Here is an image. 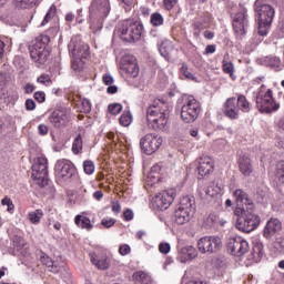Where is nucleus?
Segmentation results:
<instances>
[{
    "mask_svg": "<svg viewBox=\"0 0 284 284\" xmlns=\"http://www.w3.org/2000/svg\"><path fill=\"white\" fill-rule=\"evenodd\" d=\"M132 124V113L130 111H124L120 116V125L128 128Z\"/></svg>",
    "mask_w": 284,
    "mask_h": 284,
    "instance_id": "41",
    "label": "nucleus"
},
{
    "mask_svg": "<svg viewBox=\"0 0 284 284\" xmlns=\"http://www.w3.org/2000/svg\"><path fill=\"white\" fill-rule=\"evenodd\" d=\"M55 14H57V7L54 4H52L49 8L43 21L41 22V26H45L47 23H50V21H52V19H54Z\"/></svg>",
    "mask_w": 284,
    "mask_h": 284,
    "instance_id": "43",
    "label": "nucleus"
},
{
    "mask_svg": "<svg viewBox=\"0 0 284 284\" xmlns=\"http://www.w3.org/2000/svg\"><path fill=\"white\" fill-rule=\"evenodd\" d=\"M132 252V247H130L128 244H121L119 247V254L120 256H128Z\"/></svg>",
    "mask_w": 284,
    "mask_h": 284,
    "instance_id": "56",
    "label": "nucleus"
},
{
    "mask_svg": "<svg viewBox=\"0 0 284 284\" xmlns=\"http://www.w3.org/2000/svg\"><path fill=\"white\" fill-rule=\"evenodd\" d=\"M68 48L71 57H90V47L81 41V36H73Z\"/></svg>",
    "mask_w": 284,
    "mask_h": 284,
    "instance_id": "16",
    "label": "nucleus"
},
{
    "mask_svg": "<svg viewBox=\"0 0 284 284\" xmlns=\"http://www.w3.org/2000/svg\"><path fill=\"white\" fill-rule=\"evenodd\" d=\"M283 37H284V19H282L278 24V38L283 39Z\"/></svg>",
    "mask_w": 284,
    "mask_h": 284,
    "instance_id": "63",
    "label": "nucleus"
},
{
    "mask_svg": "<svg viewBox=\"0 0 284 284\" xmlns=\"http://www.w3.org/2000/svg\"><path fill=\"white\" fill-rule=\"evenodd\" d=\"M94 170H95L94 162H92L91 160H85L83 162V171L87 174H94Z\"/></svg>",
    "mask_w": 284,
    "mask_h": 284,
    "instance_id": "51",
    "label": "nucleus"
},
{
    "mask_svg": "<svg viewBox=\"0 0 284 284\" xmlns=\"http://www.w3.org/2000/svg\"><path fill=\"white\" fill-rule=\"evenodd\" d=\"M26 108H27V110L32 111L37 108V103L34 102V100L28 99L26 101Z\"/></svg>",
    "mask_w": 284,
    "mask_h": 284,
    "instance_id": "62",
    "label": "nucleus"
},
{
    "mask_svg": "<svg viewBox=\"0 0 284 284\" xmlns=\"http://www.w3.org/2000/svg\"><path fill=\"white\" fill-rule=\"evenodd\" d=\"M50 123H52L54 128H61V125H65L68 123V114L62 111H55L50 116Z\"/></svg>",
    "mask_w": 284,
    "mask_h": 284,
    "instance_id": "27",
    "label": "nucleus"
},
{
    "mask_svg": "<svg viewBox=\"0 0 284 284\" xmlns=\"http://www.w3.org/2000/svg\"><path fill=\"white\" fill-rule=\"evenodd\" d=\"M90 261L92 265H95L98 270H108L110 267V257L102 255H95L94 253H90Z\"/></svg>",
    "mask_w": 284,
    "mask_h": 284,
    "instance_id": "25",
    "label": "nucleus"
},
{
    "mask_svg": "<svg viewBox=\"0 0 284 284\" xmlns=\"http://www.w3.org/2000/svg\"><path fill=\"white\" fill-rule=\"evenodd\" d=\"M28 219L32 225H39L41 223V219H43V210L38 209L29 212Z\"/></svg>",
    "mask_w": 284,
    "mask_h": 284,
    "instance_id": "35",
    "label": "nucleus"
},
{
    "mask_svg": "<svg viewBox=\"0 0 284 284\" xmlns=\"http://www.w3.org/2000/svg\"><path fill=\"white\" fill-rule=\"evenodd\" d=\"M239 168L244 176H250L254 172V166L252 165V160L246 154H243L239 159Z\"/></svg>",
    "mask_w": 284,
    "mask_h": 284,
    "instance_id": "23",
    "label": "nucleus"
},
{
    "mask_svg": "<svg viewBox=\"0 0 284 284\" xmlns=\"http://www.w3.org/2000/svg\"><path fill=\"white\" fill-rule=\"evenodd\" d=\"M161 176H163V164H154L146 175L145 182L152 186L161 181Z\"/></svg>",
    "mask_w": 284,
    "mask_h": 284,
    "instance_id": "21",
    "label": "nucleus"
},
{
    "mask_svg": "<svg viewBox=\"0 0 284 284\" xmlns=\"http://www.w3.org/2000/svg\"><path fill=\"white\" fill-rule=\"evenodd\" d=\"M176 199V189L165 190L153 197V205L158 210H168Z\"/></svg>",
    "mask_w": 284,
    "mask_h": 284,
    "instance_id": "15",
    "label": "nucleus"
},
{
    "mask_svg": "<svg viewBox=\"0 0 284 284\" xmlns=\"http://www.w3.org/2000/svg\"><path fill=\"white\" fill-rule=\"evenodd\" d=\"M37 83L44 85V88H50L52 85V78L49 74L42 73L37 78Z\"/></svg>",
    "mask_w": 284,
    "mask_h": 284,
    "instance_id": "44",
    "label": "nucleus"
},
{
    "mask_svg": "<svg viewBox=\"0 0 284 284\" xmlns=\"http://www.w3.org/2000/svg\"><path fill=\"white\" fill-rule=\"evenodd\" d=\"M235 100L237 103V108L241 112H250L252 110L250 101H247V98H245V95L239 94L237 99Z\"/></svg>",
    "mask_w": 284,
    "mask_h": 284,
    "instance_id": "33",
    "label": "nucleus"
},
{
    "mask_svg": "<svg viewBox=\"0 0 284 284\" xmlns=\"http://www.w3.org/2000/svg\"><path fill=\"white\" fill-rule=\"evenodd\" d=\"M180 79H186L187 81H199L196 75L190 71L186 63H182L180 69Z\"/></svg>",
    "mask_w": 284,
    "mask_h": 284,
    "instance_id": "34",
    "label": "nucleus"
},
{
    "mask_svg": "<svg viewBox=\"0 0 284 284\" xmlns=\"http://www.w3.org/2000/svg\"><path fill=\"white\" fill-rule=\"evenodd\" d=\"M13 245H14L16 250H23V247H26V240H23L19 235H16L13 237Z\"/></svg>",
    "mask_w": 284,
    "mask_h": 284,
    "instance_id": "53",
    "label": "nucleus"
},
{
    "mask_svg": "<svg viewBox=\"0 0 284 284\" xmlns=\"http://www.w3.org/2000/svg\"><path fill=\"white\" fill-rule=\"evenodd\" d=\"M123 110V105L121 103H113L109 105V112L110 114H113L116 116V114H121V111Z\"/></svg>",
    "mask_w": 284,
    "mask_h": 284,
    "instance_id": "52",
    "label": "nucleus"
},
{
    "mask_svg": "<svg viewBox=\"0 0 284 284\" xmlns=\"http://www.w3.org/2000/svg\"><path fill=\"white\" fill-rule=\"evenodd\" d=\"M55 176L59 181H70L77 174V168L70 160H58L54 168Z\"/></svg>",
    "mask_w": 284,
    "mask_h": 284,
    "instance_id": "11",
    "label": "nucleus"
},
{
    "mask_svg": "<svg viewBox=\"0 0 284 284\" xmlns=\"http://www.w3.org/2000/svg\"><path fill=\"white\" fill-rule=\"evenodd\" d=\"M233 196L237 205L234 211L235 216H237L235 227L240 232H254L258 225H261V217L254 214V201L250 199V195L242 189L233 191Z\"/></svg>",
    "mask_w": 284,
    "mask_h": 284,
    "instance_id": "1",
    "label": "nucleus"
},
{
    "mask_svg": "<svg viewBox=\"0 0 284 284\" xmlns=\"http://www.w3.org/2000/svg\"><path fill=\"white\" fill-rule=\"evenodd\" d=\"M273 252L276 254H284V234L276 237L273 243Z\"/></svg>",
    "mask_w": 284,
    "mask_h": 284,
    "instance_id": "38",
    "label": "nucleus"
},
{
    "mask_svg": "<svg viewBox=\"0 0 284 284\" xmlns=\"http://www.w3.org/2000/svg\"><path fill=\"white\" fill-rule=\"evenodd\" d=\"M254 10L258 23V34L261 37H267V32H270V28H272L276 11L274 10V7L266 3L265 0H256L254 3Z\"/></svg>",
    "mask_w": 284,
    "mask_h": 284,
    "instance_id": "3",
    "label": "nucleus"
},
{
    "mask_svg": "<svg viewBox=\"0 0 284 284\" xmlns=\"http://www.w3.org/2000/svg\"><path fill=\"white\" fill-rule=\"evenodd\" d=\"M120 72L122 77L128 79H136L139 77V64L136 58L132 54H124L119 63Z\"/></svg>",
    "mask_w": 284,
    "mask_h": 284,
    "instance_id": "10",
    "label": "nucleus"
},
{
    "mask_svg": "<svg viewBox=\"0 0 284 284\" xmlns=\"http://www.w3.org/2000/svg\"><path fill=\"white\" fill-rule=\"evenodd\" d=\"M71 150L73 154H81V151L83 150V138L81 134L74 138Z\"/></svg>",
    "mask_w": 284,
    "mask_h": 284,
    "instance_id": "37",
    "label": "nucleus"
},
{
    "mask_svg": "<svg viewBox=\"0 0 284 284\" xmlns=\"http://www.w3.org/2000/svg\"><path fill=\"white\" fill-rule=\"evenodd\" d=\"M31 170V176L34 183L40 187H45V185H48V158H37Z\"/></svg>",
    "mask_w": 284,
    "mask_h": 284,
    "instance_id": "8",
    "label": "nucleus"
},
{
    "mask_svg": "<svg viewBox=\"0 0 284 284\" xmlns=\"http://www.w3.org/2000/svg\"><path fill=\"white\" fill-rule=\"evenodd\" d=\"M223 190H225V184H223V180L217 179L210 183L205 194L206 196H217V194H223Z\"/></svg>",
    "mask_w": 284,
    "mask_h": 284,
    "instance_id": "24",
    "label": "nucleus"
},
{
    "mask_svg": "<svg viewBox=\"0 0 284 284\" xmlns=\"http://www.w3.org/2000/svg\"><path fill=\"white\" fill-rule=\"evenodd\" d=\"M83 59H88V57H72V70H74L75 72H81L84 65Z\"/></svg>",
    "mask_w": 284,
    "mask_h": 284,
    "instance_id": "39",
    "label": "nucleus"
},
{
    "mask_svg": "<svg viewBox=\"0 0 284 284\" xmlns=\"http://www.w3.org/2000/svg\"><path fill=\"white\" fill-rule=\"evenodd\" d=\"M275 178L284 184V161H280L275 168Z\"/></svg>",
    "mask_w": 284,
    "mask_h": 284,
    "instance_id": "42",
    "label": "nucleus"
},
{
    "mask_svg": "<svg viewBox=\"0 0 284 284\" xmlns=\"http://www.w3.org/2000/svg\"><path fill=\"white\" fill-rule=\"evenodd\" d=\"M195 212L196 201L194 200V196L185 195L180 200V203L175 209L173 223H176V225H185V223H190Z\"/></svg>",
    "mask_w": 284,
    "mask_h": 284,
    "instance_id": "5",
    "label": "nucleus"
},
{
    "mask_svg": "<svg viewBox=\"0 0 284 284\" xmlns=\"http://www.w3.org/2000/svg\"><path fill=\"white\" fill-rule=\"evenodd\" d=\"M263 65L266 68H271L275 72H281L283 70V62H281V58L276 55H268L263 59Z\"/></svg>",
    "mask_w": 284,
    "mask_h": 284,
    "instance_id": "26",
    "label": "nucleus"
},
{
    "mask_svg": "<svg viewBox=\"0 0 284 284\" xmlns=\"http://www.w3.org/2000/svg\"><path fill=\"white\" fill-rule=\"evenodd\" d=\"M118 34L122 41H126L128 43H132V39H128L131 37L130 33V20L124 21L118 29Z\"/></svg>",
    "mask_w": 284,
    "mask_h": 284,
    "instance_id": "31",
    "label": "nucleus"
},
{
    "mask_svg": "<svg viewBox=\"0 0 284 284\" xmlns=\"http://www.w3.org/2000/svg\"><path fill=\"white\" fill-rule=\"evenodd\" d=\"M230 58V54H225L224 55V60H223V72H225V74H230L231 78L234 77V63L232 62H227L226 59Z\"/></svg>",
    "mask_w": 284,
    "mask_h": 284,
    "instance_id": "40",
    "label": "nucleus"
},
{
    "mask_svg": "<svg viewBox=\"0 0 284 284\" xmlns=\"http://www.w3.org/2000/svg\"><path fill=\"white\" fill-rule=\"evenodd\" d=\"M172 246L168 242H162L159 244L160 254H170Z\"/></svg>",
    "mask_w": 284,
    "mask_h": 284,
    "instance_id": "54",
    "label": "nucleus"
},
{
    "mask_svg": "<svg viewBox=\"0 0 284 284\" xmlns=\"http://www.w3.org/2000/svg\"><path fill=\"white\" fill-rule=\"evenodd\" d=\"M164 19L163 16L159 12H154L151 14V23L155 27L159 28V26H163Z\"/></svg>",
    "mask_w": 284,
    "mask_h": 284,
    "instance_id": "47",
    "label": "nucleus"
},
{
    "mask_svg": "<svg viewBox=\"0 0 284 284\" xmlns=\"http://www.w3.org/2000/svg\"><path fill=\"white\" fill-rule=\"evenodd\" d=\"M129 32L131 37L129 36L126 39H131V42L139 41L141 39V34H143V24L134 20H129Z\"/></svg>",
    "mask_w": 284,
    "mask_h": 284,
    "instance_id": "22",
    "label": "nucleus"
},
{
    "mask_svg": "<svg viewBox=\"0 0 284 284\" xmlns=\"http://www.w3.org/2000/svg\"><path fill=\"white\" fill-rule=\"evenodd\" d=\"M159 52H160L161 57L166 59V61H170V44L168 42H163L160 45Z\"/></svg>",
    "mask_w": 284,
    "mask_h": 284,
    "instance_id": "48",
    "label": "nucleus"
},
{
    "mask_svg": "<svg viewBox=\"0 0 284 284\" xmlns=\"http://www.w3.org/2000/svg\"><path fill=\"white\" fill-rule=\"evenodd\" d=\"M233 30L237 37H243L247 30V12L243 10L233 18Z\"/></svg>",
    "mask_w": 284,
    "mask_h": 284,
    "instance_id": "18",
    "label": "nucleus"
},
{
    "mask_svg": "<svg viewBox=\"0 0 284 284\" xmlns=\"http://www.w3.org/2000/svg\"><path fill=\"white\" fill-rule=\"evenodd\" d=\"M74 223L81 230H87V232H91V230L94 227L90 217L83 215H77L74 219Z\"/></svg>",
    "mask_w": 284,
    "mask_h": 284,
    "instance_id": "29",
    "label": "nucleus"
},
{
    "mask_svg": "<svg viewBox=\"0 0 284 284\" xmlns=\"http://www.w3.org/2000/svg\"><path fill=\"white\" fill-rule=\"evenodd\" d=\"M124 221H132L134 219V212L130 209L123 212Z\"/></svg>",
    "mask_w": 284,
    "mask_h": 284,
    "instance_id": "61",
    "label": "nucleus"
},
{
    "mask_svg": "<svg viewBox=\"0 0 284 284\" xmlns=\"http://www.w3.org/2000/svg\"><path fill=\"white\" fill-rule=\"evenodd\" d=\"M34 99L38 101V103H43L45 101V92L38 91L34 93Z\"/></svg>",
    "mask_w": 284,
    "mask_h": 284,
    "instance_id": "58",
    "label": "nucleus"
},
{
    "mask_svg": "<svg viewBox=\"0 0 284 284\" xmlns=\"http://www.w3.org/2000/svg\"><path fill=\"white\" fill-rule=\"evenodd\" d=\"M264 254L265 253L263 252V243L255 242L253 244V248L251 253V258L253 263H261V260L263 258Z\"/></svg>",
    "mask_w": 284,
    "mask_h": 284,
    "instance_id": "30",
    "label": "nucleus"
},
{
    "mask_svg": "<svg viewBox=\"0 0 284 284\" xmlns=\"http://www.w3.org/2000/svg\"><path fill=\"white\" fill-rule=\"evenodd\" d=\"M80 108H81V112H84V114H88L89 112L92 111V103H90V100L88 99H82L80 101Z\"/></svg>",
    "mask_w": 284,
    "mask_h": 284,
    "instance_id": "50",
    "label": "nucleus"
},
{
    "mask_svg": "<svg viewBox=\"0 0 284 284\" xmlns=\"http://www.w3.org/2000/svg\"><path fill=\"white\" fill-rule=\"evenodd\" d=\"M275 128H277L280 132H284V115L275 120Z\"/></svg>",
    "mask_w": 284,
    "mask_h": 284,
    "instance_id": "59",
    "label": "nucleus"
},
{
    "mask_svg": "<svg viewBox=\"0 0 284 284\" xmlns=\"http://www.w3.org/2000/svg\"><path fill=\"white\" fill-rule=\"evenodd\" d=\"M221 245H223V241L219 236H204L197 241V250L201 254H214V252H219L221 250Z\"/></svg>",
    "mask_w": 284,
    "mask_h": 284,
    "instance_id": "13",
    "label": "nucleus"
},
{
    "mask_svg": "<svg viewBox=\"0 0 284 284\" xmlns=\"http://www.w3.org/2000/svg\"><path fill=\"white\" fill-rule=\"evenodd\" d=\"M214 170V160L211 156L203 155L197 160L199 179H205Z\"/></svg>",
    "mask_w": 284,
    "mask_h": 284,
    "instance_id": "17",
    "label": "nucleus"
},
{
    "mask_svg": "<svg viewBox=\"0 0 284 284\" xmlns=\"http://www.w3.org/2000/svg\"><path fill=\"white\" fill-rule=\"evenodd\" d=\"M181 262L187 263V261H192L199 256L196 248L194 246H185L180 251Z\"/></svg>",
    "mask_w": 284,
    "mask_h": 284,
    "instance_id": "28",
    "label": "nucleus"
},
{
    "mask_svg": "<svg viewBox=\"0 0 284 284\" xmlns=\"http://www.w3.org/2000/svg\"><path fill=\"white\" fill-rule=\"evenodd\" d=\"M227 252L232 256H244L250 252V243L242 236H233L227 241Z\"/></svg>",
    "mask_w": 284,
    "mask_h": 284,
    "instance_id": "14",
    "label": "nucleus"
},
{
    "mask_svg": "<svg viewBox=\"0 0 284 284\" xmlns=\"http://www.w3.org/2000/svg\"><path fill=\"white\" fill-rule=\"evenodd\" d=\"M16 3L20 8H32V6L39 3V0H16Z\"/></svg>",
    "mask_w": 284,
    "mask_h": 284,
    "instance_id": "49",
    "label": "nucleus"
},
{
    "mask_svg": "<svg viewBox=\"0 0 284 284\" xmlns=\"http://www.w3.org/2000/svg\"><path fill=\"white\" fill-rule=\"evenodd\" d=\"M206 227H216L219 225V215L211 213L204 221Z\"/></svg>",
    "mask_w": 284,
    "mask_h": 284,
    "instance_id": "46",
    "label": "nucleus"
},
{
    "mask_svg": "<svg viewBox=\"0 0 284 284\" xmlns=\"http://www.w3.org/2000/svg\"><path fill=\"white\" fill-rule=\"evenodd\" d=\"M133 278L134 281H136L138 283H142V284H148L152 281V277L143 272V271H138L133 274Z\"/></svg>",
    "mask_w": 284,
    "mask_h": 284,
    "instance_id": "36",
    "label": "nucleus"
},
{
    "mask_svg": "<svg viewBox=\"0 0 284 284\" xmlns=\"http://www.w3.org/2000/svg\"><path fill=\"white\" fill-rule=\"evenodd\" d=\"M282 227H283V224L281 223V221L276 217H272L270 221H267L264 227L265 239H272L274 234H277V232H281Z\"/></svg>",
    "mask_w": 284,
    "mask_h": 284,
    "instance_id": "20",
    "label": "nucleus"
},
{
    "mask_svg": "<svg viewBox=\"0 0 284 284\" xmlns=\"http://www.w3.org/2000/svg\"><path fill=\"white\" fill-rule=\"evenodd\" d=\"M163 145V138L153 133H148L140 139V148L144 154H154Z\"/></svg>",
    "mask_w": 284,
    "mask_h": 284,
    "instance_id": "12",
    "label": "nucleus"
},
{
    "mask_svg": "<svg viewBox=\"0 0 284 284\" xmlns=\"http://www.w3.org/2000/svg\"><path fill=\"white\" fill-rule=\"evenodd\" d=\"M179 3V0H163V6L165 10H174V6Z\"/></svg>",
    "mask_w": 284,
    "mask_h": 284,
    "instance_id": "57",
    "label": "nucleus"
},
{
    "mask_svg": "<svg viewBox=\"0 0 284 284\" xmlns=\"http://www.w3.org/2000/svg\"><path fill=\"white\" fill-rule=\"evenodd\" d=\"M1 205H3V207H7V212H9V214H14V203L12 202V199H10V196H4L1 200Z\"/></svg>",
    "mask_w": 284,
    "mask_h": 284,
    "instance_id": "45",
    "label": "nucleus"
},
{
    "mask_svg": "<svg viewBox=\"0 0 284 284\" xmlns=\"http://www.w3.org/2000/svg\"><path fill=\"white\" fill-rule=\"evenodd\" d=\"M112 10L110 6V0H92L89 8V17L92 30H101L103 28V22L108 19Z\"/></svg>",
    "mask_w": 284,
    "mask_h": 284,
    "instance_id": "4",
    "label": "nucleus"
},
{
    "mask_svg": "<svg viewBox=\"0 0 284 284\" xmlns=\"http://www.w3.org/2000/svg\"><path fill=\"white\" fill-rule=\"evenodd\" d=\"M48 41H50V38L48 36H42L37 38L33 44L29 47L30 57L34 63L43 65V63L48 61V57H50V51L45 49Z\"/></svg>",
    "mask_w": 284,
    "mask_h": 284,
    "instance_id": "7",
    "label": "nucleus"
},
{
    "mask_svg": "<svg viewBox=\"0 0 284 284\" xmlns=\"http://www.w3.org/2000/svg\"><path fill=\"white\" fill-rule=\"evenodd\" d=\"M255 101L257 110L262 112V114H272L281 110V103L274 100V93L272 89H266L263 84L256 93Z\"/></svg>",
    "mask_w": 284,
    "mask_h": 284,
    "instance_id": "6",
    "label": "nucleus"
},
{
    "mask_svg": "<svg viewBox=\"0 0 284 284\" xmlns=\"http://www.w3.org/2000/svg\"><path fill=\"white\" fill-rule=\"evenodd\" d=\"M40 261L43 265H45V267H48L49 272H53V274L59 273V271L61 270V266L57 265L54 261H52V258H50V256H48L47 254H43Z\"/></svg>",
    "mask_w": 284,
    "mask_h": 284,
    "instance_id": "32",
    "label": "nucleus"
},
{
    "mask_svg": "<svg viewBox=\"0 0 284 284\" xmlns=\"http://www.w3.org/2000/svg\"><path fill=\"white\" fill-rule=\"evenodd\" d=\"M114 223H116V219L113 217H103L101 220V225H103V227H105L106 230H110V227H112Z\"/></svg>",
    "mask_w": 284,
    "mask_h": 284,
    "instance_id": "55",
    "label": "nucleus"
},
{
    "mask_svg": "<svg viewBox=\"0 0 284 284\" xmlns=\"http://www.w3.org/2000/svg\"><path fill=\"white\" fill-rule=\"evenodd\" d=\"M168 119H170V112L168 111V104L159 101L154 102L146 110V121L149 128L155 130V132H163L168 128Z\"/></svg>",
    "mask_w": 284,
    "mask_h": 284,
    "instance_id": "2",
    "label": "nucleus"
},
{
    "mask_svg": "<svg viewBox=\"0 0 284 284\" xmlns=\"http://www.w3.org/2000/svg\"><path fill=\"white\" fill-rule=\"evenodd\" d=\"M182 284H207L206 282L200 281V280H183Z\"/></svg>",
    "mask_w": 284,
    "mask_h": 284,
    "instance_id": "64",
    "label": "nucleus"
},
{
    "mask_svg": "<svg viewBox=\"0 0 284 284\" xmlns=\"http://www.w3.org/2000/svg\"><path fill=\"white\" fill-rule=\"evenodd\" d=\"M201 114V103L190 95L181 108V119L183 123H194Z\"/></svg>",
    "mask_w": 284,
    "mask_h": 284,
    "instance_id": "9",
    "label": "nucleus"
},
{
    "mask_svg": "<svg viewBox=\"0 0 284 284\" xmlns=\"http://www.w3.org/2000/svg\"><path fill=\"white\" fill-rule=\"evenodd\" d=\"M224 114L231 120H236L241 116V109L236 103V98H229L224 103Z\"/></svg>",
    "mask_w": 284,
    "mask_h": 284,
    "instance_id": "19",
    "label": "nucleus"
},
{
    "mask_svg": "<svg viewBox=\"0 0 284 284\" xmlns=\"http://www.w3.org/2000/svg\"><path fill=\"white\" fill-rule=\"evenodd\" d=\"M102 81L104 85H112V83H114V78L111 74H104Z\"/></svg>",
    "mask_w": 284,
    "mask_h": 284,
    "instance_id": "60",
    "label": "nucleus"
}]
</instances>
